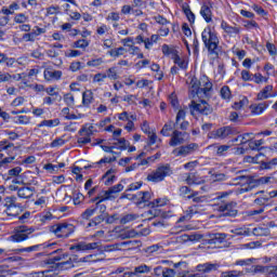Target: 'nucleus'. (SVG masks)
Returning a JSON list of instances; mask_svg holds the SVG:
<instances>
[{
    "label": "nucleus",
    "instance_id": "obj_34",
    "mask_svg": "<svg viewBox=\"0 0 277 277\" xmlns=\"http://www.w3.org/2000/svg\"><path fill=\"white\" fill-rule=\"evenodd\" d=\"M200 15L206 21V23H211L213 21V13L211 12V8L208 5L201 6Z\"/></svg>",
    "mask_w": 277,
    "mask_h": 277
},
{
    "label": "nucleus",
    "instance_id": "obj_2",
    "mask_svg": "<svg viewBox=\"0 0 277 277\" xmlns=\"http://www.w3.org/2000/svg\"><path fill=\"white\" fill-rule=\"evenodd\" d=\"M201 39L210 55L217 57L220 55V39L217 38V34L211 30V27H207L201 34Z\"/></svg>",
    "mask_w": 277,
    "mask_h": 277
},
{
    "label": "nucleus",
    "instance_id": "obj_25",
    "mask_svg": "<svg viewBox=\"0 0 277 277\" xmlns=\"http://www.w3.org/2000/svg\"><path fill=\"white\" fill-rule=\"evenodd\" d=\"M271 266L253 265L247 269L248 274H267L269 276Z\"/></svg>",
    "mask_w": 277,
    "mask_h": 277
},
{
    "label": "nucleus",
    "instance_id": "obj_14",
    "mask_svg": "<svg viewBox=\"0 0 277 277\" xmlns=\"http://www.w3.org/2000/svg\"><path fill=\"white\" fill-rule=\"evenodd\" d=\"M124 189V185L122 184H116L115 186L108 188V190L103 192V195H101V202H104V200H111V198H118V194Z\"/></svg>",
    "mask_w": 277,
    "mask_h": 277
},
{
    "label": "nucleus",
    "instance_id": "obj_58",
    "mask_svg": "<svg viewBox=\"0 0 277 277\" xmlns=\"http://www.w3.org/2000/svg\"><path fill=\"white\" fill-rule=\"evenodd\" d=\"M88 47H90V42L85 39H79L74 42V49H88Z\"/></svg>",
    "mask_w": 277,
    "mask_h": 277
},
{
    "label": "nucleus",
    "instance_id": "obj_4",
    "mask_svg": "<svg viewBox=\"0 0 277 277\" xmlns=\"http://www.w3.org/2000/svg\"><path fill=\"white\" fill-rule=\"evenodd\" d=\"M172 174H174V170L170 163L159 164L147 175L146 181H148V183H162V181H166V179L172 176Z\"/></svg>",
    "mask_w": 277,
    "mask_h": 277
},
{
    "label": "nucleus",
    "instance_id": "obj_55",
    "mask_svg": "<svg viewBox=\"0 0 277 277\" xmlns=\"http://www.w3.org/2000/svg\"><path fill=\"white\" fill-rule=\"evenodd\" d=\"M138 217V214H126L120 219V224H129L130 222H135V220Z\"/></svg>",
    "mask_w": 277,
    "mask_h": 277
},
{
    "label": "nucleus",
    "instance_id": "obj_16",
    "mask_svg": "<svg viewBox=\"0 0 277 277\" xmlns=\"http://www.w3.org/2000/svg\"><path fill=\"white\" fill-rule=\"evenodd\" d=\"M53 246H55V243L44 242V243L34 245L26 248L16 249L15 252L16 254H23V252H27L28 254H30L31 252H40V250H44L47 248H53Z\"/></svg>",
    "mask_w": 277,
    "mask_h": 277
},
{
    "label": "nucleus",
    "instance_id": "obj_53",
    "mask_svg": "<svg viewBox=\"0 0 277 277\" xmlns=\"http://www.w3.org/2000/svg\"><path fill=\"white\" fill-rule=\"evenodd\" d=\"M124 53H127V49L123 47L108 51V55H110V57H120V55H124Z\"/></svg>",
    "mask_w": 277,
    "mask_h": 277
},
{
    "label": "nucleus",
    "instance_id": "obj_59",
    "mask_svg": "<svg viewBox=\"0 0 277 277\" xmlns=\"http://www.w3.org/2000/svg\"><path fill=\"white\" fill-rule=\"evenodd\" d=\"M185 181L187 185H200V181H198L194 173H188Z\"/></svg>",
    "mask_w": 277,
    "mask_h": 277
},
{
    "label": "nucleus",
    "instance_id": "obj_29",
    "mask_svg": "<svg viewBox=\"0 0 277 277\" xmlns=\"http://www.w3.org/2000/svg\"><path fill=\"white\" fill-rule=\"evenodd\" d=\"M189 92L193 94V96H200V80H198V78H192L189 83Z\"/></svg>",
    "mask_w": 277,
    "mask_h": 277
},
{
    "label": "nucleus",
    "instance_id": "obj_54",
    "mask_svg": "<svg viewBox=\"0 0 277 277\" xmlns=\"http://www.w3.org/2000/svg\"><path fill=\"white\" fill-rule=\"evenodd\" d=\"M2 150H5L6 155H11V157H16V150L18 147L14 146V144L10 143L2 147Z\"/></svg>",
    "mask_w": 277,
    "mask_h": 277
},
{
    "label": "nucleus",
    "instance_id": "obj_18",
    "mask_svg": "<svg viewBox=\"0 0 277 277\" xmlns=\"http://www.w3.org/2000/svg\"><path fill=\"white\" fill-rule=\"evenodd\" d=\"M18 198H22L23 200H29L36 194L35 187L29 186H23V187H16Z\"/></svg>",
    "mask_w": 277,
    "mask_h": 277
},
{
    "label": "nucleus",
    "instance_id": "obj_63",
    "mask_svg": "<svg viewBox=\"0 0 277 277\" xmlns=\"http://www.w3.org/2000/svg\"><path fill=\"white\" fill-rule=\"evenodd\" d=\"M27 21H29V18L23 13H18L14 17V23H17L18 25H23L24 23H27Z\"/></svg>",
    "mask_w": 277,
    "mask_h": 277
},
{
    "label": "nucleus",
    "instance_id": "obj_37",
    "mask_svg": "<svg viewBox=\"0 0 277 277\" xmlns=\"http://www.w3.org/2000/svg\"><path fill=\"white\" fill-rule=\"evenodd\" d=\"M182 10H183L185 16L187 17V19L192 24L196 23V15L194 14V12H192V9L189 8V4H187V3L182 4Z\"/></svg>",
    "mask_w": 277,
    "mask_h": 277
},
{
    "label": "nucleus",
    "instance_id": "obj_13",
    "mask_svg": "<svg viewBox=\"0 0 277 277\" xmlns=\"http://www.w3.org/2000/svg\"><path fill=\"white\" fill-rule=\"evenodd\" d=\"M219 211L223 213L226 217H236L238 210H237V202L230 201L227 203H223L219 206Z\"/></svg>",
    "mask_w": 277,
    "mask_h": 277
},
{
    "label": "nucleus",
    "instance_id": "obj_15",
    "mask_svg": "<svg viewBox=\"0 0 277 277\" xmlns=\"http://www.w3.org/2000/svg\"><path fill=\"white\" fill-rule=\"evenodd\" d=\"M53 263H57V267L62 269H70L72 267V261L68 258V253H62L52 258Z\"/></svg>",
    "mask_w": 277,
    "mask_h": 277
},
{
    "label": "nucleus",
    "instance_id": "obj_41",
    "mask_svg": "<svg viewBox=\"0 0 277 277\" xmlns=\"http://www.w3.org/2000/svg\"><path fill=\"white\" fill-rule=\"evenodd\" d=\"M269 227H254L252 230V235L255 237H268L269 235Z\"/></svg>",
    "mask_w": 277,
    "mask_h": 277
},
{
    "label": "nucleus",
    "instance_id": "obj_52",
    "mask_svg": "<svg viewBox=\"0 0 277 277\" xmlns=\"http://www.w3.org/2000/svg\"><path fill=\"white\" fill-rule=\"evenodd\" d=\"M31 118L25 116V115H21V116H16L13 118V122L15 124H29Z\"/></svg>",
    "mask_w": 277,
    "mask_h": 277
},
{
    "label": "nucleus",
    "instance_id": "obj_1",
    "mask_svg": "<svg viewBox=\"0 0 277 277\" xmlns=\"http://www.w3.org/2000/svg\"><path fill=\"white\" fill-rule=\"evenodd\" d=\"M235 185H242L240 188V194H246L252 192L256 185H269L274 183V177L272 176H262L258 180L252 179L251 176L240 175L234 179Z\"/></svg>",
    "mask_w": 277,
    "mask_h": 277
},
{
    "label": "nucleus",
    "instance_id": "obj_3",
    "mask_svg": "<svg viewBox=\"0 0 277 277\" xmlns=\"http://www.w3.org/2000/svg\"><path fill=\"white\" fill-rule=\"evenodd\" d=\"M3 207L4 213L8 215V217H11V220L18 217V215L23 213V203H21L18 201V197L14 195L4 197Z\"/></svg>",
    "mask_w": 277,
    "mask_h": 277
},
{
    "label": "nucleus",
    "instance_id": "obj_31",
    "mask_svg": "<svg viewBox=\"0 0 277 277\" xmlns=\"http://www.w3.org/2000/svg\"><path fill=\"white\" fill-rule=\"evenodd\" d=\"M209 174H210L211 181H213L214 183L215 182H222V181H228V175L227 174L220 173V172H217L213 169L209 171Z\"/></svg>",
    "mask_w": 277,
    "mask_h": 277
},
{
    "label": "nucleus",
    "instance_id": "obj_35",
    "mask_svg": "<svg viewBox=\"0 0 277 277\" xmlns=\"http://www.w3.org/2000/svg\"><path fill=\"white\" fill-rule=\"evenodd\" d=\"M116 170L114 169H109L104 175H103V181L104 184L109 186V185H114V181H116Z\"/></svg>",
    "mask_w": 277,
    "mask_h": 277
},
{
    "label": "nucleus",
    "instance_id": "obj_45",
    "mask_svg": "<svg viewBox=\"0 0 277 277\" xmlns=\"http://www.w3.org/2000/svg\"><path fill=\"white\" fill-rule=\"evenodd\" d=\"M140 241L138 240H127L119 242V247H121V250H132V248H135L138 246Z\"/></svg>",
    "mask_w": 277,
    "mask_h": 277
},
{
    "label": "nucleus",
    "instance_id": "obj_48",
    "mask_svg": "<svg viewBox=\"0 0 277 277\" xmlns=\"http://www.w3.org/2000/svg\"><path fill=\"white\" fill-rule=\"evenodd\" d=\"M254 263H256V259L249 258V259H246V260H237L235 262V265H238L240 267H248L250 265H253Z\"/></svg>",
    "mask_w": 277,
    "mask_h": 277
},
{
    "label": "nucleus",
    "instance_id": "obj_26",
    "mask_svg": "<svg viewBox=\"0 0 277 277\" xmlns=\"http://www.w3.org/2000/svg\"><path fill=\"white\" fill-rule=\"evenodd\" d=\"M267 107H269V104H267V102L253 104L250 106L251 114H253V116H261V114H263V111H265Z\"/></svg>",
    "mask_w": 277,
    "mask_h": 277
},
{
    "label": "nucleus",
    "instance_id": "obj_6",
    "mask_svg": "<svg viewBox=\"0 0 277 277\" xmlns=\"http://www.w3.org/2000/svg\"><path fill=\"white\" fill-rule=\"evenodd\" d=\"M36 233V227H29L27 225H22L17 227L14 234L11 236V239L15 241V243H23V241H27L29 236Z\"/></svg>",
    "mask_w": 277,
    "mask_h": 277
},
{
    "label": "nucleus",
    "instance_id": "obj_19",
    "mask_svg": "<svg viewBox=\"0 0 277 277\" xmlns=\"http://www.w3.org/2000/svg\"><path fill=\"white\" fill-rule=\"evenodd\" d=\"M185 110L180 109L175 118V128L179 127L182 131H187V127H189V121H185Z\"/></svg>",
    "mask_w": 277,
    "mask_h": 277
},
{
    "label": "nucleus",
    "instance_id": "obj_46",
    "mask_svg": "<svg viewBox=\"0 0 277 277\" xmlns=\"http://www.w3.org/2000/svg\"><path fill=\"white\" fill-rule=\"evenodd\" d=\"M226 239V234H211L210 239L208 240V243H222Z\"/></svg>",
    "mask_w": 277,
    "mask_h": 277
},
{
    "label": "nucleus",
    "instance_id": "obj_10",
    "mask_svg": "<svg viewBox=\"0 0 277 277\" xmlns=\"http://www.w3.org/2000/svg\"><path fill=\"white\" fill-rule=\"evenodd\" d=\"M101 241L85 242L80 241L69 247V250H76V252H88L90 250H101Z\"/></svg>",
    "mask_w": 277,
    "mask_h": 277
},
{
    "label": "nucleus",
    "instance_id": "obj_50",
    "mask_svg": "<svg viewBox=\"0 0 277 277\" xmlns=\"http://www.w3.org/2000/svg\"><path fill=\"white\" fill-rule=\"evenodd\" d=\"M18 3L14 2L12 4L9 5V9L3 6L1 12L2 14H4L5 16H10V14H14L15 10H18Z\"/></svg>",
    "mask_w": 277,
    "mask_h": 277
},
{
    "label": "nucleus",
    "instance_id": "obj_64",
    "mask_svg": "<svg viewBox=\"0 0 277 277\" xmlns=\"http://www.w3.org/2000/svg\"><path fill=\"white\" fill-rule=\"evenodd\" d=\"M157 133H155V131H151L147 134V144L148 146H155V144H157Z\"/></svg>",
    "mask_w": 277,
    "mask_h": 277
},
{
    "label": "nucleus",
    "instance_id": "obj_42",
    "mask_svg": "<svg viewBox=\"0 0 277 277\" xmlns=\"http://www.w3.org/2000/svg\"><path fill=\"white\" fill-rule=\"evenodd\" d=\"M162 53L167 57H171V60H173V57L179 54V51H176V49H174V48H172L168 44H163L162 45Z\"/></svg>",
    "mask_w": 277,
    "mask_h": 277
},
{
    "label": "nucleus",
    "instance_id": "obj_5",
    "mask_svg": "<svg viewBox=\"0 0 277 277\" xmlns=\"http://www.w3.org/2000/svg\"><path fill=\"white\" fill-rule=\"evenodd\" d=\"M51 233H54L60 239H66L75 233V225L70 223H57L51 227Z\"/></svg>",
    "mask_w": 277,
    "mask_h": 277
},
{
    "label": "nucleus",
    "instance_id": "obj_27",
    "mask_svg": "<svg viewBox=\"0 0 277 277\" xmlns=\"http://www.w3.org/2000/svg\"><path fill=\"white\" fill-rule=\"evenodd\" d=\"M5 64L8 68H14L16 66V58L9 57L8 54L0 52V66Z\"/></svg>",
    "mask_w": 277,
    "mask_h": 277
},
{
    "label": "nucleus",
    "instance_id": "obj_36",
    "mask_svg": "<svg viewBox=\"0 0 277 277\" xmlns=\"http://www.w3.org/2000/svg\"><path fill=\"white\" fill-rule=\"evenodd\" d=\"M153 194L150 192H138V207H142V205H146V202H149Z\"/></svg>",
    "mask_w": 277,
    "mask_h": 277
},
{
    "label": "nucleus",
    "instance_id": "obj_17",
    "mask_svg": "<svg viewBox=\"0 0 277 277\" xmlns=\"http://www.w3.org/2000/svg\"><path fill=\"white\" fill-rule=\"evenodd\" d=\"M211 90H213V83L210 82L209 77L203 76L200 78V96H211Z\"/></svg>",
    "mask_w": 277,
    "mask_h": 277
},
{
    "label": "nucleus",
    "instance_id": "obj_44",
    "mask_svg": "<svg viewBox=\"0 0 277 277\" xmlns=\"http://www.w3.org/2000/svg\"><path fill=\"white\" fill-rule=\"evenodd\" d=\"M174 64H176V66H179V68H181L182 70H187V58L185 57H181L177 55H175L173 58Z\"/></svg>",
    "mask_w": 277,
    "mask_h": 277
},
{
    "label": "nucleus",
    "instance_id": "obj_49",
    "mask_svg": "<svg viewBox=\"0 0 277 277\" xmlns=\"http://www.w3.org/2000/svg\"><path fill=\"white\" fill-rule=\"evenodd\" d=\"M221 97L223 101H230L233 97V93H230V88L228 85H224L220 91Z\"/></svg>",
    "mask_w": 277,
    "mask_h": 277
},
{
    "label": "nucleus",
    "instance_id": "obj_28",
    "mask_svg": "<svg viewBox=\"0 0 277 277\" xmlns=\"http://www.w3.org/2000/svg\"><path fill=\"white\" fill-rule=\"evenodd\" d=\"M94 103V93L92 90H87L82 93V105L84 107H90Z\"/></svg>",
    "mask_w": 277,
    "mask_h": 277
},
{
    "label": "nucleus",
    "instance_id": "obj_61",
    "mask_svg": "<svg viewBox=\"0 0 277 277\" xmlns=\"http://www.w3.org/2000/svg\"><path fill=\"white\" fill-rule=\"evenodd\" d=\"M263 140H258V141H252L249 142V148L250 150H259V148H261V146H263Z\"/></svg>",
    "mask_w": 277,
    "mask_h": 277
},
{
    "label": "nucleus",
    "instance_id": "obj_20",
    "mask_svg": "<svg viewBox=\"0 0 277 277\" xmlns=\"http://www.w3.org/2000/svg\"><path fill=\"white\" fill-rule=\"evenodd\" d=\"M197 272L200 274H211V272H217L220 264L203 263L196 266Z\"/></svg>",
    "mask_w": 277,
    "mask_h": 277
},
{
    "label": "nucleus",
    "instance_id": "obj_30",
    "mask_svg": "<svg viewBox=\"0 0 277 277\" xmlns=\"http://www.w3.org/2000/svg\"><path fill=\"white\" fill-rule=\"evenodd\" d=\"M119 67L117 65L109 67L106 70V77L107 79H110V81H118L120 79V74L118 72Z\"/></svg>",
    "mask_w": 277,
    "mask_h": 277
},
{
    "label": "nucleus",
    "instance_id": "obj_47",
    "mask_svg": "<svg viewBox=\"0 0 277 277\" xmlns=\"http://www.w3.org/2000/svg\"><path fill=\"white\" fill-rule=\"evenodd\" d=\"M151 271H153V267H150L146 264H141V265L134 267V272L136 273V275L138 277L141 274H150Z\"/></svg>",
    "mask_w": 277,
    "mask_h": 277
},
{
    "label": "nucleus",
    "instance_id": "obj_57",
    "mask_svg": "<svg viewBox=\"0 0 277 277\" xmlns=\"http://www.w3.org/2000/svg\"><path fill=\"white\" fill-rule=\"evenodd\" d=\"M122 198H127L128 200H132V202H134V205H136L137 207H140V193L131 195V194H123Z\"/></svg>",
    "mask_w": 277,
    "mask_h": 277
},
{
    "label": "nucleus",
    "instance_id": "obj_12",
    "mask_svg": "<svg viewBox=\"0 0 277 277\" xmlns=\"http://www.w3.org/2000/svg\"><path fill=\"white\" fill-rule=\"evenodd\" d=\"M200 146L197 143H190L188 145L181 146L175 148L172 153L175 157H187V155H192V153H196Z\"/></svg>",
    "mask_w": 277,
    "mask_h": 277
},
{
    "label": "nucleus",
    "instance_id": "obj_9",
    "mask_svg": "<svg viewBox=\"0 0 277 277\" xmlns=\"http://www.w3.org/2000/svg\"><path fill=\"white\" fill-rule=\"evenodd\" d=\"M239 131L230 126H225L212 131L211 135L214 140H226V137H230V135H237Z\"/></svg>",
    "mask_w": 277,
    "mask_h": 277
},
{
    "label": "nucleus",
    "instance_id": "obj_60",
    "mask_svg": "<svg viewBox=\"0 0 277 277\" xmlns=\"http://www.w3.org/2000/svg\"><path fill=\"white\" fill-rule=\"evenodd\" d=\"M115 146H119L120 150H127L129 148V141L126 138H117V143H115Z\"/></svg>",
    "mask_w": 277,
    "mask_h": 277
},
{
    "label": "nucleus",
    "instance_id": "obj_23",
    "mask_svg": "<svg viewBox=\"0 0 277 277\" xmlns=\"http://www.w3.org/2000/svg\"><path fill=\"white\" fill-rule=\"evenodd\" d=\"M62 70L45 69L43 71V77L45 81H60V79H62Z\"/></svg>",
    "mask_w": 277,
    "mask_h": 277
},
{
    "label": "nucleus",
    "instance_id": "obj_40",
    "mask_svg": "<svg viewBox=\"0 0 277 277\" xmlns=\"http://www.w3.org/2000/svg\"><path fill=\"white\" fill-rule=\"evenodd\" d=\"M137 237L135 229H123L119 233V239H133Z\"/></svg>",
    "mask_w": 277,
    "mask_h": 277
},
{
    "label": "nucleus",
    "instance_id": "obj_62",
    "mask_svg": "<svg viewBox=\"0 0 277 277\" xmlns=\"http://www.w3.org/2000/svg\"><path fill=\"white\" fill-rule=\"evenodd\" d=\"M72 198H74V205H81L82 200H84L85 197L83 196V194L75 190L72 193Z\"/></svg>",
    "mask_w": 277,
    "mask_h": 277
},
{
    "label": "nucleus",
    "instance_id": "obj_24",
    "mask_svg": "<svg viewBox=\"0 0 277 277\" xmlns=\"http://www.w3.org/2000/svg\"><path fill=\"white\" fill-rule=\"evenodd\" d=\"M221 27L223 30H225V34H228L232 37L239 36V34H241V27L237 25L230 26L228 23L222 22Z\"/></svg>",
    "mask_w": 277,
    "mask_h": 277
},
{
    "label": "nucleus",
    "instance_id": "obj_8",
    "mask_svg": "<svg viewBox=\"0 0 277 277\" xmlns=\"http://www.w3.org/2000/svg\"><path fill=\"white\" fill-rule=\"evenodd\" d=\"M189 107L192 114H194V111H198V114H201V116H211V114H213V107H211L205 100L200 101L199 103L192 101Z\"/></svg>",
    "mask_w": 277,
    "mask_h": 277
},
{
    "label": "nucleus",
    "instance_id": "obj_51",
    "mask_svg": "<svg viewBox=\"0 0 277 277\" xmlns=\"http://www.w3.org/2000/svg\"><path fill=\"white\" fill-rule=\"evenodd\" d=\"M276 166H277V158H273L268 162H262L260 168H261V170H274V168H276Z\"/></svg>",
    "mask_w": 277,
    "mask_h": 277
},
{
    "label": "nucleus",
    "instance_id": "obj_38",
    "mask_svg": "<svg viewBox=\"0 0 277 277\" xmlns=\"http://www.w3.org/2000/svg\"><path fill=\"white\" fill-rule=\"evenodd\" d=\"M37 127L39 129H41V127H48L49 129H53L55 127H60V119L56 118V119L43 120Z\"/></svg>",
    "mask_w": 277,
    "mask_h": 277
},
{
    "label": "nucleus",
    "instance_id": "obj_32",
    "mask_svg": "<svg viewBox=\"0 0 277 277\" xmlns=\"http://www.w3.org/2000/svg\"><path fill=\"white\" fill-rule=\"evenodd\" d=\"M174 129L176 130V124L174 121H169L167 122L160 133L163 135V137H170L172 134H170L171 131H174Z\"/></svg>",
    "mask_w": 277,
    "mask_h": 277
},
{
    "label": "nucleus",
    "instance_id": "obj_21",
    "mask_svg": "<svg viewBox=\"0 0 277 277\" xmlns=\"http://www.w3.org/2000/svg\"><path fill=\"white\" fill-rule=\"evenodd\" d=\"M105 220L107 224H111V222H114V216L107 217L105 214H97L88 223L87 228H90L92 226H98V224H103Z\"/></svg>",
    "mask_w": 277,
    "mask_h": 277
},
{
    "label": "nucleus",
    "instance_id": "obj_43",
    "mask_svg": "<svg viewBox=\"0 0 277 277\" xmlns=\"http://www.w3.org/2000/svg\"><path fill=\"white\" fill-rule=\"evenodd\" d=\"M98 200L95 203V211L97 210L100 214L102 215H106L107 217H109V213H107V206L103 205L101 201V196L95 198V201Z\"/></svg>",
    "mask_w": 277,
    "mask_h": 277
},
{
    "label": "nucleus",
    "instance_id": "obj_11",
    "mask_svg": "<svg viewBox=\"0 0 277 277\" xmlns=\"http://www.w3.org/2000/svg\"><path fill=\"white\" fill-rule=\"evenodd\" d=\"M189 137V134L187 132H182L179 130H173L171 133V138L169 141V146L176 147L181 146V144H185Z\"/></svg>",
    "mask_w": 277,
    "mask_h": 277
},
{
    "label": "nucleus",
    "instance_id": "obj_7",
    "mask_svg": "<svg viewBox=\"0 0 277 277\" xmlns=\"http://www.w3.org/2000/svg\"><path fill=\"white\" fill-rule=\"evenodd\" d=\"M94 135V126L92 124H84L78 131L77 136V144L79 146H85V144H90L92 142V136Z\"/></svg>",
    "mask_w": 277,
    "mask_h": 277
},
{
    "label": "nucleus",
    "instance_id": "obj_39",
    "mask_svg": "<svg viewBox=\"0 0 277 277\" xmlns=\"http://www.w3.org/2000/svg\"><path fill=\"white\" fill-rule=\"evenodd\" d=\"M254 140V133H245L242 135H238L235 138V142H240V144H250Z\"/></svg>",
    "mask_w": 277,
    "mask_h": 277
},
{
    "label": "nucleus",
    "instance_id": "obj_33",
    "mask_svg": "<svg viewBox=\"0 0 277 277\" xmlns=\"http://www.w3.org/2000/svg\"><path fill=\"white\" fill-rule=\"evenodd\" d=\"M233 235H236L237 237H250L252 232L247 226L237 227L230 230Z\"/></svg>",
    "mask_w": 277,
    "mask_h": 277
},
{
    "label": "nucleus",
    "instance_id": "obj_22",
    "mask_svg": "<svg viewBox=\"0 0 277 277\" xmlns=\"http://www.w3.org/2000/svg\"><path fill=\"white\" fill-rule=\"evenodd\" d=\"M272 92H274V85L268 84L258 93L256 98L259 101H267V98H274L276 95L272 94Z\"/></svg>",
    "mask_w": 277,
    "mask_h": 277
},
{
    "label": "nucleus",
    "instance_id": "obj_56",
    "mask_svg": "<svg viewBox=\"0 0 277 277\" xmlns=\"http://www.w3.org/2000/svg\"><path fill=\"white\" fill-rule=\"evenodd\" d=\"M243 272L241 271H225L221 273L220 277H241Z\"/></svg>",
    "mask_w": 277,
    "mask_h": 277
}]
</instances>
